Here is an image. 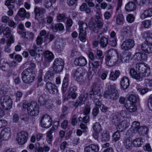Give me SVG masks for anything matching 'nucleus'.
<instances>
[{"instance_id": "nucleus-1", "label": "nucleus", "mask_w": 152, "mask_h": 152, "mask_svg": "<svg viewBox=\"0 0 152 152\" xmlns=\"http://www.w3.org/2000/svg\"><path fill=\"white\" fill-rule=\"evenodd\" d=\"M101 88L97 83L93 84L92 86V91L89 94L91 97L92 96L94 99V102L95 103L96 107L99 108L101 107L102 105L101 102L99 100L101 96Z\"/></svg>"}, {"instance_id": "nucleus-2", "label": "nucleus", "mask_w": 152, "mask_h": 152, "mask_svg": "<svg viewBox=\"0 0 152 152\" xmlns=\"http://www.w3.org/2000/svg\"><path fill=\"white\" fill-rule=\"evenodd\" d=\"M118 59L117 51L113 49H109L105 58L107 65L110 67L113 66L117 62Z\"/></svg>"}, {"instance_id": "nucleus-3", "label": "nucleus", "mask_w": 152, "mask_h": 152, "mask_svg": "<svg viewBox=\"0 0 152 152\" xmlns=\"http://www.w3.org/2000/svg\"><path fill=\"white\" fill-rule=\"evenodd\" d=\"M23 107L24 108L27 109L28 114L31 116H36L39 113V107L35 101H32L30 103L27 102H24Z\"/></svg>"}, {"instance_id": "nucleus-4", "label": "nucleus", "mask_w": 152, "mask_h": 152, "mask_svg": "<svg viewBox=\"0 0 152 152\" xmlns=\"http://www.w3.org/2000/svg\"><path fill=\"white\" fill-rule=\"evenodd\" d=\"M104 96L106 98L109 96L110 99L113 100L118 99L119 95L116 88V85L113 84L109 86L107 89L104 92Z\"/></svg>"}, {"instance_id": "nucleus-5", "label": "nucleus", "mask_w": 152, "mask_h": 152, "mask_svg": "<svg viewBox=\"0 0 152 152\" xmlns=\"http://www.w3.org/2000/svg\"><path fill=\"white\" fill-rule=\"evenodd\" d=\"M23 81L27 84L32 83L35 79V76L31 70L29 68L24 70L21 73Z\"/></svg>"}, {"instance_id": "nucleus-6", "label": "nucleus", "mask_w": 152, "mask_h": 152, "mask_svg": "<svg viewBox=\"0 0 152 152\" xmlns=\"http://www.w3.org/2000/svg\"><path fill=\"white\" fill-rule=\"evenodd\" d=\"M136 69L143 77H148L151 75L150 69L147 64L138 63L136 65Z\"/></svg>"}, {"instance_id": "nucleus-7", "label": "nucleus", "mask_w": 152, "mask_h": 152, "mask_svg": "<svg viewBox=\"0 0 152 152\" xmlns=\"http://www.w3.org/2000/svg\"><path fill=\"white\" fill-rule=\"evenodd\" d=\"M0 102L2 107L5 110H9L12 108V99L9 96H2L0 98Z\"/></svg>"}, {"instance_id": "nucleus-8", "label": "nucleus", "mask_w": 152, "mask_h": 152, "mask_svg": "<svg viewBox=\"0 0 152 152\" xmlns=\"http://www.w3.org/2000/svg\"><path fill=\"white\" fill-rule=\"evenodd\" d=\"M64 63L63 60L61 58L56 59L54 62L53 68L56 73L60 72L62 70Z\"/></svg>"}, {"instance_id": "nucleus-9", "label": "nucleus", "mask_w": 152, "mask_h": 152, "mask_svg": "<svg viewBox=\"0 0 152 152\" xmlns=\"http://www.w3.org/2000/svg\"><path fill=\"white\" fill-rule=\"evenodd\" d=\"M52 120L50 117L48 115H43L41 119L40 123L41 126L45 128H48L52 125Z\"/></svg>"}, {"instance_id": "nucleus-10", "label": "nucleus", "mask_w": 152, "mask_h": 152, "mask_svg": "<svg viewBox=\"0 0 152 152\" xmlns=\"http://www.w3.org/2000/svg\"><path fill=\"white\" fill-rule=\"evenodd\" d=\"M28 136V133L26 132L22 131L18 133L16 138L18 144L20 145L24 144L27 141Z\"/></svg>"}, {"instance_id": "nucleus-11", "label": "nucleus", "mask_w": 152, "mask_h": 152, "mask_svg": "<svg viewBox=\"0 0 152 152\" xmlns=\"http://www.w3.org/2000/svg\"><path fill=\"white\" fill-rule=\"evenodd\" d=\"M134 41L132 39H129L124 41L121 45V48L124 50H128L132 48L134 46Z\"/></svg>"}, {"instance_id": "nucleus-12", "label": "nucleus", "mask_w": 152, "mask_h": 152, "mask_svg": "<svg viewBox=\"0 0 152 152\" xmlns=\"http://www.w3.org/2000/svg\"><path fill=\"white\" fill-rule=\"evenodd\" d=\"M85 73V69L83 68L80 67L75 70L73 71V74L75 80L77 81H79L82 79Z\"/></svg>"}, {"instance_id": "nucleus-13", "label": "nucleus", "mask_w": 152, "mask_h": 152, "mask_svg": "<svg viewBox=\"0 0 152 152\" xmlns=\"http://www.w3.org/2000/svg\"><path fill=\"white\" fill-rule=\"evenodd\" d=\"M11 130L9 127H6L2 129L0 134V137L4 140H8L10 138Z\"/></svg>"}, {"instance_id": "nucleus-14", "label": "nucleus", "mask_w": 152, "mask_h": 152, "mask_svg": "<svg viewBox=\"0 0 152 152\" xmlns=\"http://www.w3.org/2000/svg\"><path fill=\"white\" fill-rule=\"evenodd\" d=\"M45 87L48 92L51 94H56L58 91L57 87L50 82H47Z\"/></svg>"}, {"instance_id": "nucleus-15", "label": "nucleus", "mask_w": 152, "mask_h": 152, "mask_svg": "<svg viewBox=\"0 0 152 152\" xmlns=\"http://www.w3.org/2000/svg\"><path fill=\"white\" fill-rule=\"evenodd\" d=\"M46 12V9L44 8L35 7L34 12V13L35 19L38 20L39 17H40L41 15L42 16L45 14Z\"/></svg>"}, {"instance_id": "nucleus-16", "label": "nucleus", "mask_w": 152, "mask_h": 152, "mask_svg": "<svg viewBox=\"0 0 152 152\" xmlns=\"http://www.w3.org/2000/svg\"><path fill=\"white\" fill-rule=\"evenodd\" d=\"M129 73L130 76L133 79L137 81H140L143 79V76L140 73H138L134 68H131L129 70Z\"/></svg>"}, {"instance_id": "nucleus-17", "label": "nucleus", "mask_w": 152, "mask_h": 152, "mask_svg": "<svg viewBox=\"0 0 152 152\" xmlns=\"http://www.w3.org/2000/svg\"><path fill=\"white\" fill-rule=\"evenodd\" d=\"M138 48H141L145 53H152V45L147 42H144L141 45H138Z\"/></svg>"}, {"instance_id": "nucleus-18", "label": "nucleus", "mask_w": 152, "mask_h": 152, "mask_svg": "<svg viewBox=\"0 0 152 152\" xmlns=\"http://www.w3.org/2000/svg\"><path fill=\"white\" fill-rule=\"evenodd\" d=\"M131 56V52H123L121 54L118 58V61H120L121 62H128Z\"/></svg>"}, {"instance_id": "nucleus-19", "label": "nucleus", "mask_w": 152, "mask_h": 152, "mask_svg": "<svg viewBox=\"0 0 152 152\" xmlns=\"http://www.w3.org/2000/svg\"><path fill=\"white\" fill-rule=\"evenodd\" d=\"M74 64L79 66H84L87 63V61L84 56H81L75 58L74 61Z\"/></svg>"}, {"instance_id": "nucleus-20", "label": "nucleus", "mask_w": 152, "mask_h": 152, "mask_svg": "<svg viewBox=\"0 0 152 152\" xmlns=\"http://www.w3.org/2000/svg\"><path fill=\"white\" fill-rule=\"evenodd\" d=\"M99 146L97 145L91 144L85 147L84 152H98Z\"/></svg>"}, {"instance_id": "nucleus-21", "label": "nucleus", "mask_w": 152, "mask_h": 152, "mask_svg": "<svg viewBox=\"0 0 152 152\" xmlns=\"http://www.w3.org/2000/svg\"><path fill=\"white\" fill-rule=\"evenodd\" d=\"M102 33H100L97 37L100 47L102 48H104L107 47L108 44V40L107 37L104 36L100 37Z\"/></svg>"}, {"instance_id": "nucleus-22", "label": "nucleus", "mask_w": 152, "mask_h": 152, "mask_svg": "<svg viewBox=\"0 0 152 152\" xmlns=\"http://www.w3.org/2000/svg\"><path fill=\"white\" fill-rule=\"evenodd\" d=\"M110 120L112 124L116 125L120 121V118L119 115L116 113H112L109 117Z\"/></svg>"}, {"instance_id": "nucleus-23", "label": "nucleus", "mask_w": 152, "mask_h": 152, "mask_svg": "<svg viewBox=\"0 0 152 152\" xmlns=\"http://www.w3.org/2000/svg\"><path fill=\"white\" fill-rule=\"evenodd\" d=\"M135 60L141 61L147 59V56L145 53L138 52L135 53L134 56Z\"/></svg>"}, {"instance_id": "nucleus-24", "label": "nucleus", "mask_w": 152, "mask_h": 152, "mask_svg": "<svg viewBox=\"0 0 152 152\" xmlns=\"http://www.w3.org/2000/svg\"><path fill=\"white\" fill-rule=\"evenodd\" d=\"M9 64L6 59L2 58L0 60V69L2 70L7 71L9 68Z\"/></svg>"}, {"instance_id": "nucleus-25", "label": "nucleus", "mask_w": 152, "mask_h": 152, "mask_svg": "<svg viewBox=\"0 0 152 152\" xmlns=\"http://www.w3.org/2000/svg\"><path fill=\"white\" fill-rule=\"evenodd\" d=\"M55 130V127L53 126L50 129V130L47 132L46 140L49 144H51L53 141V136L52 133L54 132Z\"/></svg>"}, {"instance_id": "nucleus-26", "label": "nucleus", "mask_w": 152, "mask_h": 152, "mask_svg": "<svg viewBox=\"0 0 152 152\" xmlns=\"http://www.w3.org/2000/svg\"><path fill=\"white\" fill-rule=\"evenodd\" d=\"M77 88L75 86H70L69 90L68 95L73 99L76 98L77 96Z\"/></svg>"}, {"instance_id": "nucleus-27", "label": "nucleus", "mask_w": 152, "mask_h": 152, "mask_svg": "<svg viewBox=\"0 0 152 152\" xmlns=\"http://www.w3.org/2000/svg\"><path fill=\"white\" fill-rule=\"evenodd\" d=\"M129 124L126 121H123L118 125L117 129L118 131L122 132L128 127Z\"/></svg>"}, {"instance_id": "nucleus-28", "label": "nucleus", "mask_w": 152, "mask_h": 152, "mask_svg": "<svg viewBox=\"0 0 152 152\" xmlns=\"http://www.w3.org/2000/svg\"><path fill=\"white\" fill-rule=\"evenodd\" d=\"M95 22L97 27L99 28H102L103 25V20L101 18L99 14L97 12L95 16Z\"/></svg>"}, {"instance_id": "nucleus-29", "label": "nucleus", "mask_w": 152, "mask_h": 152, "mask_svg": "<svg viewBox=\"0 0 152 152\" xmlns=\"http://www.w3.org/2000/svg\"><path fill=\"white\" fill-rule=\"evenodd\" d=\"M120 83L121 87L123 89H125L129 86V81L127 77H124L121 79Z\"/></svg>"}, {"instance_id": "nucleus-30", "label": "nucleus", "mask_w": 152, "mask_h": 152, "mask_svg": "<svg viewBox=\"0 0 152 152\" xmlns=\"http://www.w3.org/2000/svg\"><path fill=\"white\" fill-rule=\"evenodd\" d=\"M136 7L135 3L133 2L130 1L126 4L125 9L126 11L130 12L135 10Z\"/></svg>"}, {"instance_id": "nucleus-31", "label": "nucleus", "mask_w": 152, "mask_h": 152, "mask_svg": "<svg viewBox=\"0 0 152 152\" xmlns=\"http://www.w3.org/2000/svg\"><path fill=\"white\" fill-rule=\"evenodd\" d=\"M123 143L126 149L130 150L132 147V142L129 138L126 137L124 138Z\"/></svg>"}, {"instance_id": "nucleus-32", "label": "nucleus", "mask_w": 152, "mask_h": 152, "mask_svg": "<svg viewBox=\"0 0 152 152\" xmlns=\"http://www.w3.org/2000/svg\"><path fill=\"white\" fill-rule=\"evenodd\" d=\"M50 28L54 32H56L58 30L62 31L64 29L63 25L61 23H58L57 24H53L51 25Z\"/></svg>"}, {"instance_id": "nucleus-33", "label": "nucleus", "mask_w": 152, "mask_h": 152, "mask_svg": "<svg viewBox=\"0 0 152 152\" xmlns=\"http://www.w3.org/2000/svg\"><path fill=\"white\" fill-rule=\"evenodd\" d=\"M38 102L41 105H45V107L48 108L50 107V106L49 104L48 105V103L45 98V96H40L39 98Z\"/></svg>"}, {"instance_id": "nucleus-34", "label": "nucleus", "mask_w": 152, "mask_h": 152, "mask_svg": "<svg viewBox=\"0 0 152 152\" xmlns=\"http://www.w3.org/2000/svg\"><path fill=\"white\" fill-rule=\"evenodd\" d=\"M120 74L118 70H115V72H111L110 75L109 80L112 81L115 80L119 77Z\"/></svg>"}, {"instance_id": "nucleus-35", "label": "nucleus", "mask_w": 152, "mask_h": 152, "mask_svg": "<svg viewBox=\"0 0 152 152\" xmlns=\"http://www.w3.org/2000/svg\"><path fill=\"white\" fill-rule=\"evenodd\" d=\"M18 13L20 18L25 17L28 18L30 17L29 13L28 12H26L24 8H20L18 11Z\"/></svg>"}, {"instance_id": "nucleus-36", "label": "nucleus", "mask_w": 152, "mask_h": 152, "mask_svg": "<svg viewBox=\"0 0 152 152\" xmlns=\"http://www.w3.org/2000/svg\"><path fill=\"white\" fill-rule=\"evenodd\" d=\"M68 84V78L66 77H65L63 80L62 86L61 88V91L63 93H65L67 88Z\"/></svg>"}, {"instance_id": "nucleus-37", "label": "nucleus", "mask_w": 152, "mask_h": 152, "mask_svg": "<svg viewBox=\"0 0 152 152\" xmlns=\"http://www.w3.org/2000/svg\"><path fill=\"white\" fill-rule=\"evenodd\" d=\"M54 78V74L52 72L47 71L44 76V80L45 81L50 80L52 81Z\"/></svg>"}, {"instance_id": "nucleus-38", "label": "nucleus", "mask_w": 152, "mask_h": 152, "mask_svg": "<svg viewBox=\"0 0 152 152\" xmlns=\"http://www.w3.org/2000/svg\"><path fill=\"white\" fill-rule=\"evenodd\" d=\"M45 61H51L53 59V54L49 51H46L44 53Z\"/></svg>"}, {"instance_id": "nucleus-39", "label": "nucleus", "mask_w": 152, "mask_h": 152, "mask_svg": "<svg viewBox=\"0 0 152 152\" xmlns=\"http://www.w3.org/2000/svg\"><path fill=\"white\" fill-rule=\"evenodd\" d=\"M152 16V8H150L148 10H145L144 13L142 14L140 17L142 19H144L147 17Z\"/></svg>"}, {"instance_id": "nucleus-40", "label": "nucleus", "mask_w": 152, "mask_h": 152, "mask_svg": "<svg viewBox=\"0 0 152 152\" xmlns=\"http://www.w3.org/2000/svg\"><path fill=\"white\" fill-rule=\"evenodd\" d=\"M124 19L123 15L121 14H118L116 18V23L117 25H122L124 23Z\"/></svg>"}, {"instance_id": "nucleus-41", "label": "nucleus", "mask_w": 152, "mask_h": 152, "mask_svg": "<svg viewBox=\"0 0 152 152\" xmlns=\"http://www.w3.org/2000/svg\"><path fill=\"white\" fill-rule=\"evenodd\" d=\"M148 128L145 126H141L140 127L137 132L140 134L145 135L148 132Z\"/></svg>"}, {"instance_id": "nucleus-42", "label": "nucleus", "mask_w": 152, "mask_h": 152, "mask_svg": "<svg viewBox=\"0 0 152 152\" xmlns=\"http://www.w3.org/2000/svg\"><path fill=\"white\" fill-rule=\"evenodd\" d=\"M80 40L85 42L86 40V30H80L79 35Z\"/></svg>"}, {"instance_id": "nucleus-43", "label": "nucleus", "mask_w": 152, "mask_h": 152, "mask_svg": "<svg viewBox=\"0 0 152 152\" xmlns=\"http://www.w3.org/2000/svg\"><path fill=\"white\" fill-rule=\"evenodd\" d=\"M92 128L94 132H100L102 130L101 126L98 122H96L93 124Z\"/></svg>"}, {"instance_id": "nucleus-44", "label": "nucleus", "mask_w": 152, "mask_h": 152, "mask_svg": "<svg viewBox=\"0 0 152 152\" xmlns=\"http://www.w3.org/2000/svg\"><path fill=\"white\" fill-rule=\"evenodd\" d=\"M80 9L81 11H85V12L87 14L91 12V9L88 7L87 5L85 3H83L80 6Z\"/></svg>"}, {"instance_id": "nucleus-45", "label": "nucleus", "mask_w": 152, "mask_h": 152, "mask_svg": "<svg viewBox=\"0 0 152 152\" xmlns=\"http://www.w3.org/2000/svg\"><path fill=\"white\" fill-rule=\"evenodd\" d=\"M122 35L124 36H127L130 32V27L129 26H124L121 30Z\"/></svg>"}, {"instance_id": "nucleus-46", "label": "nucleus", "mask_w": 152, "mask_h": 152, "mask_svg": "<svg viewBox=\"0 0 152 152\" xmlns=\"http://www.w3.org/2000/svg\"><path fill=\"white\" fill-rule=\"evenodd\" d=\"M2 33L6 37H8L11 35V30L9 27H6L2 30Z\"/></svg>"}, {"instance_id": "nucleus-47", "label": "nucleus", "mask_w": 152, "mask_h": 152, "mask_svg": "<svg viewBox=\"0 0 152 152\" xmlns=\"http://www.w3.org/2000/svg\"><path fill=\"white\" fill-rule=\"evenodd\" d=\"M97 60H98L100 62H102L104 58V55L103 52L100 50H97L96 53Z\"/></svg>"}, {"instance_id": "nucleus-48", "label": "nucleus", "mask_w": 152, "mask_h": 152, "mask_svg": "<svg viewBox=\"0 0 152 152\" xmlns=\"http://www.w3.org/2000/svg\"><path fill=\"white\" fill-rule=\"evenodd\" d=\"M140 123L137 121H134L132 124V129L134 132H137L140 128Z\"/></svg>"}, {"instance_id": "nucleus-49", "label": "nucleus", "mask_w": 152, "mask_h": 152, "mask_svg": "<svg viewBox=\"0 0 152 152\" xmlns=\"http://www.w3.org/2000/svg\"><path fill=\"white\" fill-rule=\"evenodd\" d=\"M146 34L147 37L145 42L152 45V32L148 31L146 32Z\"/></svg>"}, {"instance_id": "nucleus-50", "label": "nucleus", "mask_w": 152, "mask_h": 152, "mask_svg": "<svg viewBox=\"0 0 152 152\" xmlns=\"http://www.w3.org/2000/svg\"><path fill=\"white\" fill-rule=\"evenodd\" d=\"M79 25V29L80 30H86L87 28V25L86 23L80 21L78 22Z\"/></svg>"}, {"instance_id": "nucleus-51", "label": "nucleus", "mask_w": 152, "mask_h": 152, "mask_svg": "<svg viewBox=\"0 0 152 152\" xmlns=\"http://www.w3.org/2000/svg\"><path fill=\"white\" fill-rule=\"evenodd\" d=\"M143 143L142 141L140 138H137L133 140V145L135 147H140Z\"/></svg>"}, {"instance_id": "nucleus-52", "label": "nucleus", "mask_w": 152, "mask_h": 152, "mask_svg": "<svg viewBox=\"0 0 152 152\" xmlns=\"http://www.w3.org/2000/svg\"><path fill=\"white\" fill-rule=\"evenodd\" d=\"M110 135L106 132H103L102 134V141H107L110 140Z\"/></svg>"}, {"instance_id": "nucleus-53", "label": "nucleus", "mask_w": 152, "mask_h": 152, "mask_svg": "<svg viewBox=\"0 0 152 152\" xmlns=\"http://www.w3.org/2000/svg\"><path fill=\"white\" fill-rule=\"evenodd\" d=\"M128 99L132 103L134 104L139 101V98L134 95L131 94L129 95Z\"/></svg>"}, {"instance_id": "nucleus-54", "label": "nucleus", "mask_w": 152, "mask_h": 152, "mask_svg": "<svg viewBox=\"0 0 152 152\" xmlns=\"http://www.w3.org/2000/svg\"><path fill=\"white\" fill-rule=\"evenodd\" d=\"M93 61L94 62L92 63V65L94 69H97L101 66L102 62H100V61H99V60H97Z\"/></svg>"}, {"instance_id": "nucleus-55", "label": "nucleus", "mask_w": 152, "mask_h": 152, "mask_svg": "<svg viewBox=\"0 0 152 152\" xmlns=\"http://www.w3.org/2000/svg\"><path fill=\"white\" fill-rule=\"evenodd\" d=\"M7 43V45L8 46H10L15 41L14 37L13 35H11Z\"/></svg>"}, {"instance_id": "nucleus-56", "label": "nucleus", "mask_w": 152, "mask_h": 152, "mask_svg": "<svg viewBox=\"0 0 152 152\" xmlns=\"http://www.w3.org/2000/svg\"><path fill=\"white\" fill-rule=\"evenodd\" d=\"M88 57L89 59L91 61H94L97 60V57L92 52H90L89 53Z\"/></svg>"}, {"instance_id": "nucleus-57", "label": "nucleus", "mask_w": 152, "mask_h": 152, "mask_svg": "<svg viewBox=\"0 0 152 152\" xmlns=\"http://www.w3.org/2000/svg\"><path fill=\"white\" fill-rule=\"evenodd\" d=\"M91 107L89 103L87 104L84 110L83 113L85 115L88 114L90 111Z\"/></svg>"}, {"instance_id": "nucleus-58", "label": "nucleus", "mask_w": 152, "mask_h": 152, "mask_svg": "<svg viewBox=\"0 0 152 152\" xmlns=\"http://www.w3.org/2000/svg\"><path fill=\"white\" fill-rule=\"evenodd\" d=\"M120 134L118 131L116 132L113 134V140L115 141L118 140L120 138Z\"/></svg>"}, {"instance_id": "nucleus-59", "label": "nucleus", "mask_w": 152, "mask_h": 152, "mask_svg": "<svg viewBox=\"0 0 152 152\" xmlns=\"http://www.w3.org/2000/svg\"><path fill=\"white\" fill-rule=\"evenodd\" d=\"M126 20L130 23H132L134 19V17L133 15L131 14L127 15L126 18Z\"/></svg>"}, {"instance_id": "nucleus-60", "label": "nucleus", "mask_w": 152, "mask_h": 152, "mask_svg": "<svg viewBox=\"0 0 152 152\" xmlns=\"http://www.w3.org/2000/svg\"><path fill=\"white\" fill-rule=\"evenodd\" d=\"M134 2L138 5H144L146 2V0H133Z\"/></svg>"}, {"instance_id": "nucleus-61", "label": "nucleus", "mask_w": 152, "mask_h": 152, "mask_svg": "<svg viewBox=\"0 0 152 152\" xmlns=\"http://www.w3.org/2000/svg\"><path fill=\"white\" fill-rule=\"evenodd\" d=\"M142 24L146 28L149 27L151 25V22L150 20H145L142 23Z\"/></svg>"}, {"instance_id": "nucleus-62", "label": "nucleus", "mask_w": 152, "mask_h": 152, "mask_svg": "<svg viewBox=\"0 0 152 152\" xmlns=\"http://www.w3.org/2000/svg\"><path fill=\"white\" fill-rule=\"evenodd\" d=\"M19 120V117L18 115L16 113H14L13 115L12 121L13 122L15 123H18Z\"/></svg>"}, {"instance_id": "nucleus-63", "label": "nucleus", "mask_w": 152, "mask_h": 152, "mask_svg": "<svg viewBox=\"0 0 152 152\" xmlns=\"http://www.w3.org/2000/svg\"><path fill=\"white\" fill-rule=\"evenodd\" d=\"M52 2L50 1H49L48 0H46L45 1L44 6L45 8L48 9L52 6Z\"/></svg>"}, {"instance_id": "nucleus-64", "label": "nucleus", "mask_w": 152, "mask_h": 152, "mask_svg": "<svg viewBox=\"0 0 152 152\" xmlns=\"http://www.w3.org/2000/svg\"><path fill=\"white\" fill-rule=\"evenodd\" d=\"M128 110V111L130 112H133L134 111H135L137 108L134 105V104L133 103L131 104V105H130L129 106L128 108L126 109Z\"/></svg>"}]
</instances>
